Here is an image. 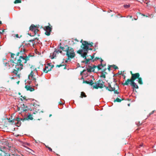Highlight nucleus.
<instances>
[{
  "label": "nucleus",
  "mask_w": 156,
  "mask_h": 156,
  "mask_svg": "<svg viewBox=\"0 0 156 156\" xmlns=\"http://www.w3.org/2000/svg\"><path fill=\"white\" fill-rule=\"evenodd\" d=\"M28 56H26L24 57L23 56H20L19 58L16 61V59L14 60H11L10 62L11 66L13 67L15 66V68L12 73L16 74L19 78L20 77V74H19V71H20L23 69V65L22 62L23 60H24V63H26L27 61L30 60Z\"/></svg>",
  "instance_id": "1"
},
{
  "label": "nucleus",
  "mask_w": 156,
  "mask_h": 156,
  "mask_svg": "<svg viewBox=\"0 0 156 156\" xmlns=\"http://www.w3.org/2000/svg\"><path fill=\"white\" fill-rule=\"evenodd\" d=\"M116 80L114 79L113 82L108 83V87H106V89L110 91H114V94H118L119 92L117 90L119 88V86L117 84Z\"/></svg>",
  "instance_id": "2"
},
{
  "label": "nucleus",
  "mask_w": 156,
  "mask_h": 156,
  "mask_svg": "<svg viewBox=\"0 0 156 156\" xmlns=\"http://www.w3.org/2000/svg\"><path fill=\"white\" fill-rule=\"evenodd\" d=\"M65 47H67L66 49V55L67 56L68 58L67 59V60L66 61V62H67V60H69L70 59L73 58L75 55L74 50L73 48L69 47L67 45H66Z\"/></svg>",
  "instance_id": "3"
},
{
  "label": "nucleus",
  "mask_w": 156,
  "mask_h": 156,
  "mask_svg": "<svg viewBox=\"0 0 156 156\" xmlns=\"http://www.w3.org/2000/svg\"><path fill=\"white\" fill-rule=\"evenodd\" d=\"M131 75V79H128L125 83H122V84L124 85H128L130 81H134L136 79H138L140 76V74L139 73H133L132 71L130 72Z\"/></svg>",
  "instance_id": "4"
},
{
  "label": "nucleus",
  "mask_w": 156,
  "mask_h": 156,
  "mask_svg": "<svg viewBox=\"0 0 156 156\" xmlns=\"http://www.w3.org/2000/svg\"><path fill=\"white\" fill-rule=\"evenodd\" d=\"M93 43L91 42L90 43H89L87 41H83L82 45L81 46V48H82L83 50H85L86 51L89 50V46L90 47L93 46Z\"/></svg>",
  "instance_id": "5"
},
{
  "label": "nucleus",
  "mask_w": 156,
  "mask_h": 156,
  "mask_svg": "<svg viewBox=\"0 0 156 156\" xmlns=\"http://www.w3.org/2000/svg\"><path fill=\"white\" fill-rule=\"evenodd\" d=\"M49 26L44 27V30L45 31V34L47 36H49L51 32L52 29V27L50 25L49 23H48Z\"/></svg>",
  "instance_id": "6"
},
{
  "label": "nucleus",
  "mask_w": 156,
  "mask_h": 156,
  "mask_svg": "<svg viewBox=\"0 0 156 156\" xmlns=\"http://www.w3.org/2000/svg\"><path fill=\"white\" fill-rule=\"evenodd\" d=\"M34 73L33 72V71H31L30 73L28 75V79H30V77L31 78V80L34 81L35 83L36 86H38V84L36 83V79L34 77Z\"/></svg>",
  "instance_id": "7"
},
{
  "label": "nucleus",
  "mask_w": 156,
  "mask_h": 156,
  "mask_svg": "<svg viewBox=\"0 0 156 156\" xmlns=\"http://www.w3.org/2000/svg\"><path fill=\"white\" fill-rule=\"evenodd\" d=\"M102 83H100V85L96 84L95 85H94L93 86V88L98 89L99 88H102L103 87H105L106 89V87H108V86L106 87L104 84H102Z\"/></svg>",
  "instance_id": "8"
},
{
  "label": "nucleus",
  "mask_w": 156,
  "mask_h": 156,
  "mask_svg": "<svg viewBox=\"0 0 156 156\" xmlns=\"http://www.w3.org/2000/svg\"><path fill=\"white\" fill-rule=\"evenodd\" d=\"M133 87V89H138L139 87L137 84L134 82V81H130L129 84Z\"/></svg>",
  "instance_id": "9"
},
{
  "label": "nucleus",
  "mask_w": 156,
  "mask_h": 156,
  "mask_svg": "<svg viewBox=\"0 0 156 156\" xmlns=\"http://www.w3.org/2000/svg\"><path fill=\"white\" fill-rule=\"evenodd\" d=\"M89 68H87V70L88 72L90 73L91 72H94V69L96 68V66H89Z\"/></svg>",
  "instance_id": "10"
},
{
  "label": "nucleus",
  "mask_w": 156,
  "mask_h": 156,
  "mask_svg": "<svg viewBox=\"0 0 156 156\" xmlns=\"http://www.w3.org/2000/svg\"><path fill=\"white\" fill-rule=\"evenodd\" d=\"M33 119V118L32 117V115H29L27 116V117H25L23 119L21 118V120L23 122L24 121L27 120L28 119H30V120H32Z\"/></svg>",
  "instance_id": "11"
},
{
  "label": "nucleus",
  "mask_w": 156,
  "mask_h": 156,
  "mask_svg": "<svg viewBox=\"0 0 156 156\" xmlns=\"http://www.w3.org/2000/svg\"><path fill=\"white\" fill-rule=\"evenodd\" d=\"M24 46H22V45L20 46V47H23L22 48H21V50H20L19 52L20 54V55H23L25 54V52L26 51V49L24 48H23L24 47Z\"/></svg>",
  "instance_id": "12"
},
{
  "label": "nucleus",
  "mask_w": 156,
  "mask_h": 156,
  "mask_svg": "<svg viewBox=\"0 0 156 156\" xmlns=\"http://www.w3.org/2000/svg\"><path fill=\"white\" fill-rule=\"evenodd\" d=\"M25 88L27 90L30 91H33L34 90V89L30 86L26 85L25 86Z\"/></svg>",
  "instance_id": "13"
},
{
  "label": "nucleus",
  "mask_w": 156,
  "mask_h": 156,
  "mask_svg": "<svg viewBox=\"0 0 156 156\" xmlns=\"http://www.w3.org/2000/svg\"><path fill=\"white\" fill-rule=\"evenodd\" d=\"M21 105V108L22 110V112H24L27 110V106L25 105L24 104H23Z\"/></svg>",
  "instance_id": "14"
},
{
  "label": "nucleus",
  "mask_w": 156,
  "mask_h": 156,
  "mask_svg": "<svg viewBox=\"0 0 156 156\" xmlns=\"http://www.w3.org/2000/svg\"><path fill=\"white\" fill-rule=\"evenodd\" d=\"M83 50L84 51V52L83 54H81V56L82 57L84 58V59H85L87 58V54L88 51H87L85 50Z\"/></svg>",
  "instance_id": "15"
},
{
  "label": "nucleus",
  "mask_w": 156,
  "mask_h": 156,
  "mask_svg": "<svg viewBox=\"0 0 156 156\" xmlns=\"http://www.w3.org/2000/svg\"><path fill=\"white\" fill-rule=\"evenodd\" d=\"M58 51H59V50L56 49L54 51V53L53 54V55L52 57L51 58V59H53L55 58V57H56V53H57L58 52Z\"/></svg>",
  "instance_id": "16"
},
{
  "label": "nucleus",
  "mask_w": 156,
  "mask_h": 156,
  "mask_svg": "<svg viewBox=\"0 0 156 156\" xmlns=\"http://www.w3.org/2000/svg\"><path fill=\"white\" fill-rule=\"evenodd\" d=\"M83 83L89 84L91 86L92 85L94 84L92 80H91L90 82L86 80H84L83 81Z\"/></svg>",
  "instance_id": "17"
},
{
  "label": "nucleus",
  "mask_w": 156,
  "mask_h": 156,
  "mask_svg": "<svg viewBox=\"0 0 156 156\" xmlns=\"http://www.w3.org/2000/svg\"><path fill=\"white\" fill-rule=\"evenodd\" d=\"M52 67H51L50 69H48V66H45V68L43 70V72L46 73H47L48 71L51 70Z\"/></svg>",
  "instance_id": "18"
},
{
  "label": "nucleus",
  "mask_w": 156,
  "mask_h": 156,
  "mask_svg": "<svg viewBox=\"0 0 156 156\" xmlns=\"http://www.w3.org/2000/svg\"><path fill=\"white\" fill-rule=\"evenodd\" d=\"M36 27V26L34 24H32L30 27V30L32 31H33L34 30Z\"/></svg>",
  "instance_id": "19"
},
{
  "label": "nucleus",
  "mask_w": 156,
  "mask_h": 156,
  "mask_svg": "<svg viewBox=\"0 0 156 156\" xmlns=\"http://www.w3.org/2000/svg\"><path fill=\"white\" fill-rule=\"evenodd\" d=\"M138 79V83H139L140 84L142 85L143 84V82L142 81V78L139 77V78Z\"/></svg>",
  "instance_id": "20"
},
{
  "label": "nucleus",
  "mask_w": 156,
  "mask_h": 156,
  "mask_svg": "<svg viewBox=\"0 0 156 156\" xmlns=\"http://www.w3.org/2000/svg\"><path fill=\"white\" fill-rule=\"evenodd\" d=\"M4 65L5 67H7L6 68V69H10V65H9V63L7 62L4 63Z\"/></svg>",
  "instance_id": "21"
},
{
  "label": "nucleus",
  "mask_w": 156,
  "mask_h": 156,
  "mask_svg": "<svg viewBox=\"0 0 156 156\" xmlns=\"http://www.w3.org/2000/svg\"><path fill=\"white\" fill-rule=\"evenodd\" d=\"M80 97L81 98H85L87 97V95L84 92H82L81 93Z\"/></svg>",
  "instance_id": "22"
},
{
  "label": "nucleus",
  "mask_w": 156,
  "mask_h": 156,
  "mask_svg": "<svg viewBox=\"0 0 156 156\" xmlns=\"http://www.w3.org/2000/svg\"><path fill=\"white\" fill-rule=\"evenodd\" d=\"M102 65V64H99L97 66H96V68H97L98 69V71L100 70L101 69V67Z\"/></svg>",
  "instance_id": "23"
},
{
  "label": "nucleus",
  "mask_w": 156,
  "mask_h": 156,
  "mask_svg": "<svg viewBox=\"0 0 156 156\" xmlns=\"http://www.w3.org/2000/svg\"><path fill=\"white\" fill-rule=\"evenodd\" d=\"M4 145H6V146H8V147H11L10 145L9 144V142H8V141L6 139H5V143Z\"/></svg>",
  "instance_id": "24"
},
{
  "label": "nucleus",
  "mask_w": 156,
  "mask_h": 156,
  "mask_svg": "<svg viewBox=\"0 0 156 156\" xmlns=\"http://www.w3.org/2000/svg\"><path fill=\"white\" fill-rule=\"evenodd\" d=\"M123 100V99H120L119 98H117L114 101H116L117 102H120L122 101V100Z\"/></svg>",
  "instance_id": "25"
},
{
  "label": "nucleus",
  "mask_w": 156,
  "mask_h": 156,
  "mask_svg": "<svg viewBox=\"0 0 156 156\" xmlns=\"http://www.w3.org/2000/svg\"><path fill=\"white\" fill-rule=\"evenodd\" d=\"M64 66V69H66V65H61V64H60V65H57L56 66V67H60L61 66Z\"/></svg>",
  "instance_id": "26"
},
{
  "label": "nucleus",
  "mask_w": 156,
  "mask_h": 156,
  "mask_svg": "<svg viewBox=\"0 0 156 156\" xmlns=\"http://www.w3.org/2000/svg\"><path fill=\"white\" fill-rule=\"evenodd\" d=\"M5 139H3L2 140H0V145H4L5 143Z\"/></svg>",
  "instance_id": "27"
},
{
  "label": "nucleus",
  "mask_w": 156,
  "mask_h": 156,
  "mask_svg": "<svg viewBox=\"0 0 156 156\" xmlns=\"http://www.w3.org/2000/svg\"><path fill=\"white\" fill-rule=\"evenodd\" d=\"M21 0H15L14 2V3L15 4H17V3H21Z\"/></svg>",
  "instance_id": "28"
},
{
  "label": "nucleus",
  "mask_w": 156,
  "mask_h": 156,
  "mask_svg": "<svg viewBox=\"0 0 156 156\" xmlns=\"http://www.w3.org/2000/svg\"><path fill=\"white\" fill-rule=\"evenodd\" d=\"M35 40H38V38L36 37L34 38L32 40H30L28 41V42H33Z\"/></svg>",
  "instance_id": "29"
},
{
  "label": "nucleus",
  "mask_w": 156,
  "mask_h": 156,
  "mask_svg": "<svg viewBox=\"0 0 156 156\" xmlns=\"http://www.w3.org/2000/svg\"><path fill=\"white\" fill-rule=\"evenodd\" d=\"M21 118L20 119L18 117H17L16 119H14V120H16L17 121H18V122H20V120H21Z\"/></svg>",
  "instance_id": "30"
},
{
  "label": "nucleus",
  "mask_w": 156,
  "mask_h": 156,
  "mask_svg": "<svg viewBox=\"0 0 156 156\" xmlns=\"http://www.w3.org/2000/svg\"><path fill=\"white\" fill-rule=\"evenodd\" d=\"M39 31V30L37 29H35L34 30V36L36 35V34L37 33V32Z\"/></svg>",
  "instance_id": "31"
},
{
  "label": "nucleus",
  "mask_w": 156,
  "mask_h": 156,
  "mask_svg": "<svg viewBox=\"0 0 156 156\" xmlns=\"http://www.w3.org/2000/svg\"><path fill=\"white\" fill-rule=\"evenodd\" d=\"M100 77H103L104 78H105L106 77L105 75L104 74V73L102 72L101 73V75L100 76Z\"/></svg>",
  "instance_id": "32"
},
{
  "label": "nucleus",
  "mask_w": 156,
  "mask_h": 156,
  "mask_svg": "<svg viewBox=\"0 0 156 156\" xmlns=\"http://www.w3.org/2000/svg\"><path fill=\"white\" fill-rule=\"evenodd\" d=\"M86 59V64H87L88 63V62H89L91 59L90 58H87L85 59Z\"/></svg>",
  "instance_id": "33"
},
{
  "label": "nucleus",
  "mask_w": 156,
  "mask_h": 156,
  "mask_svg": "<svg viewBox=\"0 0 156 156\" xmlns=\"http://www.w3.org/2000/svg\"><path fill=\"white\" fill-rule=\"evenodd\" d=\"M82 50H79L77 51V53L80 55H81L82 54Z\"/></svg>",
  "instance_id": "34"
},
{
  "label": "nucleus",
  "mask_w": 156,
  "mask_h": 156,
  "mask_svg": "<svg viewBox=\"0 0 156 156\" xmlns=\"http://www.w3.org/2000/svg\"><path fill=\"white\" fill-rule=\"evenodd\" d=\"M142 2H144L147 4H148V3L150 2L149 1H147V0H142Z\"/></svg>",
  "instance_id": "35"
},
{
  "label": "nucleus",
  "mask_w": 156,
  "mask_h": 156,
  "mask_svg": "<svg viewBox=\"0 0 156 156\" xmlns=\"http://www.w3.org/2000/svg\"><path fill=\"white\" fill-rule=\"evenodd\" d=\"M65 47H62V46H60L59 47V48H60V49H62V50L63 51H66V49H65V50H64V49H65Z\"/></svg>",
  "instance_id": "36"
},
{
  "label": "nucleus",
  "mask_w": 156,
  "mask_h": 156,
  "mask_svg": "<svg viewBox=\"0 0 156 156\" xmlns=\"http://www.w3.org/2000/svg\"><path fill=\"white\" fill-rule=\"evenodd\" d=\"M112 67H113V68L115 69H118V67L114 65H112Z\"/></svg>",
  "instance_id": "37"
},
{
  "label": "nucleus",
  "mask_w": 156,
  "mask_h": 156,
  "mask_svg": "<svg viewBox=\"0 0 156 156\" xmlns=\"http://www.w3.org/2000/svg\"><path fill=\"white\" fill-rule=\"evenodd\" d=\"M106 69H107L106 68H105L103 69L102 72L103 73H106V74H107V73L105 72L106 71Z\"/></svg>",
  "instance_id": "38"
},
{
  "label": "nucleus",
  "mask_w": 156,
  "mask_h": 156,
  "mask_svg": "<svg viewBox=\"0 0 156 156\" xmlns=\"http://www.w3.org/2000/svg\"><path fill=\"white\" fill-rule=\"evenodd\" d=\"M9 124L8 123H6V124H3V127L4 128L7 127L8 126Z\"/></svg>",
  "instance_id": "39"
},
{
  "label": "nucleus",
  "mask_w": 156,
  "mask_h": 156,
  "mask_svg": "<svg viewBox=\"0 0 156 156\" xmlns=\"http://www.w3.org/2000/svg\"><path fill=\"white\" fill-rule=\"evenodd\" d=\"M94 55L95 54H94L92 56L90 55V59H91V60L92 59L94 58Z\"/></svg>",
  "instance_id": "40"
},
{
  "label": "nucleus",
  "mask_w": 156,
  "mask_h": 156,
  "mask_svg": "<svg viewBox=\"0 0 156 156\" xmlns=\"http://www.w3.org/2000/svg\"><path fill=\"white\" fill-rule=\"evenodd\" d=\"M101 81L100 80H99L98 81V84L97 85H100V84L101 83ZM102 83H104L103 81L101 80Z\"/></svg>",
  "instance_id": "41"
},
{
  "label": "nucleus",
  "mask_w": 156,
  "mask_h": 156,
  "mask_svg": "<svg viewBox=\"0 0 156 156\" xmlns=\"http://www.w3.org/2000/svg\"><path fill=\"white\" fill-rule=\"evenodd\" d=\"M15 36L17 38H20L22 37V35H20V36L19 37V35L18 34H16L15 35Z\"/></svg>",
  "instance_id": "42"
},
{
  "label": "nucleus",
  "mask_w": 156,
  "mask_h": 156,
  "mask_svg": "<svg viewBox=\"0 0 156 156\" xmlns=\"http://www.w3.org/2000/svg\"><path fill=\"white\" fill-rule=\"evenodd\" d=\"M124 7L126 8H128L129 7H130V5H124Z\"/></svg>",
  "instance_id": "43"
},
{
  "label": "nucleus",
  "mask_w": 156,
  "mask_h": 156,
  "mask_svg": "<svg viewBox=\"0 0 156 156\" xmlns=\"http://www.w3.org/2000/svg\"><path fill=\"white\" fill-rule=\"evenodd\" d=\"M140 14L141 15V16H145L147 17H148V16H147V15H145L144 14H141V13H140Z\"/></svg>",
  "instance_id": "44"
},
{
  "label": "nucleus",
  "mask_w": 156,
  "mask_h": 156,
  "mask_svg": "<svg viewBox=\"0 0 156 156\" xmlns=\"http://www.w3.org/2000/svg\"><path fill=\"white\" fill-rule=\"evenodd\" d=\"M15 55V54L13 53H11V57L12 58H14V56Z\"/></svg>",
  "instance_id": "45"
},
{
  "label": "nucleus",
  "mask_w": 156,
  "mask_h": 156,
  "mask_svg": "<svg viewBox=\"0 0 156 156\" xmlns=\"http://www.w3.org/2000/svg\"><path fill=\"white\" fill-rule=\"evenodd\" d=\"M21 97H22V98H23V99H24V100H26L27 101V99H26V96H24V97H22V96H21Z\"/></svg>",
  "instance_id": "46"
},
{
  "label": "nucleus",
  "mask_w": 156,
  "mask_h": 156,
  "mask_svg": "<svg viewBox=\"0 0 156 156\" xmlns=\"http://www.w3.org/2000/svg\"><path fill=\"white\" fill-rule=\"evenodd\" d=\"M14 121V119L12 120H9V121H8V122H13Z\"/></svg>",
  "instance_id": "47"
},
{
  "label": "nucleus",
  "mask_w": 156,
  "mask_h": 156,
  "mask_svg": "<svg viewBox=\"0 0 156 156\" xmlns=\"http://www.w3.org/2000/svg\"><path fill=\"white\" fill-rule=\"evenodd\" d=\"M4 31H5V30L4 29L2 30V31H0V34H3V33L4 32Z\"/></svg>",
  "instance_id": "48"
},
{
  "label": "nucleus",
  "mask_w": 156,
  "mask_h": 156,
  "mask_svg": "<svg viewBox=\"0 0 156 156\" xmlns=\"http://www.w3.org/2000/svg\"><path fill=\"white\" fill-rule=\"evenodd\" d=\"M112 67V66H110V65H109L108 67V69L109 70H110V67Z\"/></svg>",
  "instance_id": "49"
},
{
  "label": "nucleus",
  "mask_w": 156,
  "mask_h": 156,
  "mask_svg": "<svg viewBox=\"0 0 156 156\" xmlns=\"http://www.w3.org/2000/svg\"><path fill=\"white\" fill-rule=\"evenodd\" d=\"M48 149H49V150L51 151H52V149L50 147H48Z\"/></svg>",
  "instance_id": "50"
},
{
  "label": "nucleus",
  "mask_w": 156,
  "mask_h": 156,
  "mask_svg": "<svg viewBox=\"0 0 156 156\" xmlns=\"http://www.w3.org/2000/svg\"><path fill=\"white\" fill-rule=\"evenodd\" d=\"M16 125H20V122H18V121H17V122L16 123Z\"/></svg>",
  "instance_id": "51"
},
{
  "label": "nucleus",
  "mask_w": 156,
  "mask_h": 156,
  "mask_svg": "<svg viewBox=\"0 0 156 156\" xmlns=\"http://www.w3.org/2000/svg\"><path fill=\"white\" fill-rule=\"evenodd\" d=\"M154 111H152V112H151V113H149V115H152V114H153L154 113Z\"/></svg>",
  "instance_id": "52"
},
{
  "label": "nucleus",
  "mask_w": 156,
  "mask_h": 156,
  "mask_svg": "<svg viewBox=\"0 0 156 156\" xmlns=\"http://www.w3.org/2000/svg\"><path fill=\"white\" fill-rule=\"evenodd\" d=\"M106 66V64H102V65L101 66V67H104L105 66Z\"/></svg>",
  "instance_id": "53"
},
{
  "label": "nucleus",
  "mask_w": 156,
  "mask_h": 156,
  "mask_svg": "<svg viewBox=\"0 0 156 156\" xmlns=\"http://www.w3.org/2000/svg\"><path fill=\"white\" fill-rule=\"evenodd\" d=\"M103 61V60L101 58V64H102V62Z\"/></svg>",
  "instance_id": "54"
},
{
  "label": "nucleus",
  "mask_w": 156,
  "mask_h": 156,
  "mask_svg": "<svg viewBox=\"0 0 156 156\" xmlns=\"http://www.w3.org/2000/svg\"><path fill=\"white\" fill-rule=\"evenodd\" d=\"M31 68H33V69H34L35 67H34V66H31Z\"/></svg>",
  "instance_id": "55"
},
{
  "label": "nucleus",
  "mask_w": 156,
  "mask_h": 156,
  "mask_svg": "<svg viewBox=\"0 0 156 156\" xmlns=\"http://www.w3.org/2000/svg\"><path fill=\"white\" fill-rule=\"evenodd\" d=\"M20 54V53L19 52H18V53H17L16 54V55L17 56H19V55Z\"/></svg>",
  "instance_id": "56"
},
{
  "label": "nucleus",
  "mask_w": 156,
  "mask_h": 156,
  "mask_svg": "<svg viewBox=\"0 0 156 156\" xmlns=\"http://www.w3.org/2000/svg\"><path fill=\"white\" fill-rule=\"evenodd\" d=\"M95 59V60L96 59H100V58L98 57H96Z\"/></svg>",
  "instance_id": "57"
},
{
  "label": "nucleus",
  "mask_w": 156,
  "mask_h": 156,
  "mask_svg": "<svg viewBox=\"0 0 156 156\" xmlns=\"http://www.w3.org/2000/svg\"><path fill=\"white\" fill-rule=\"evenodd\" d=\"M20 107H17V110L18 111H20Z\"/></svg>",
  "instance_id": "58"
},
{
  "label": "nucleus",
  "mask_w": 156,
  "mask_h": 156,
  "mask_svg": "<svg viewBox=\"0 0 156 156\" xmlns=\"http://www.w3.org/2000/svg\"><path fill=\"white\" fill-rule=\"evenodd\" d=\"M27 56H28L29 57V58H30V57H32V55H28Z\"/></svg>",
  "instance_id": "59"
},
{
  "label": "nucleus",
  "mask_w": 156,
  "mask_h": 156,
  "mask_svg": "<svg viewBox=\"0 0 156 156\" xmlns=\"http://www.w3.org/2000/svg\"><path fill=\"white\" fill-rule=\"evenodd\" d=\"M74 40H75V41H77V42H78L79 41L77 39H74Z\"/></svg>",
  "instance_id": "60"
},
{
  "label": "nucleus",
  "mask_w": 156,
  "mask_h": 156,
  "mask_svg": "<svg viewBox=\"0 0 156 156\" xmlns=\"http://www.w3.org/2000/svg\"><path fill=\"white\" fill-rule=\"evenodd\" d=\"M82 63H85L86 64V61H83L81 62Z\"/></svg>",
  "instance_id": "61"
},
{
  "label": "nucleus",
  "mask_w": 156,
  "mask_h": 156,
  "mask_svg": "<svg viewBox=\"0 0 156 156\" xmlns=\"http://www.w3.org/2000/svg\"><path fill=\"white\" fill-rule=\"evenodd\" d=\"M59 104L61 105H62V102L60 101L59 102Z\"/></svg>",
  "instance_id": "62"
},
{
  "label": "nucleus",
  "mask_w": 156,
  "mask_h": 156,
  "mask_svg": "<svg viewBox=\"0 0 156 156\" xmlns=\"http://www.w3.org/2000/svg\"><path fill=\"white\" fill-rule=\"evenodd\" d=\"M58 52H59V53H62V51H60L59 50V51H58Z\"/></svg>",
  "instance_id": "63"
},
{
  "label": "nucleus",
  "mask_w": 156,
  "mask_h": 156,
  "mask_svg": "<svg viewBox=\"0 0 156 156\" xmlns=\"http://www.w3.org/2000/svg\"><path fill=\"white\" fill-rule=\"evenodd\" d=\"M118 15L119 16H120V17H123V16H122L120 14H118Z\"/></svg>",
  "instance_id": "64"
}]
</instances>
